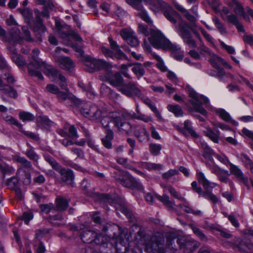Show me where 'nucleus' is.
I'll list each match as a JSON object with an SVG mask.
<instances>
[{
	"mask_svg": "<svg viewBox=\"0 0 253 253\" xmlns=\"http://www.w3.org/2000/svg\"><path fill=\"white\" fill-rule=\"evenodd\" d=\"M148 40L155 48L170 50L173 56L177 60H181L183 58V51L181 50L180 46L170 42L160 31L150 30V37Z\"/></svg>",
	"mask_w": 253,
	"mask_h": 253,
	"instance_id": "obj_1",
	"label": "nucleus"
},
{
	"mask_svg": "<svg viewBox=\"0 0 253 253\" xmlns=\"http://www.w3.org/2000/svg\"><path fill=\"white\" fill-rule=\"evenodd\" d=\"M148 40L155 48L170 50L173 56L177 60H181L183 58V51L181 50L180 46L170 42L160 31L150 30V37Z\"/></svg>",
	"mask_w": 253,
	"mask_h": 253,
	"instance_id": "obj_2",
	"label": "nucleus"
},
{
	"mask_svg": "<svg viewBox=\"0 0 253 253\" xmlns=\"http://www.w3.org/2000/svg\"><path fill=\"white\" fill-rule=\"evenodd\" d=\"M137 243L145 245V250L150 253H156L160 252L165 241L163 234L158 232L151 237L145 235L142 231L137 232L136 237Z\"/></svg>",
	"mask_w": 253,
	"mask_h": 253,
	"instance_id": "obj_3",
	"label": "nucleus"
},
{
	"mask_svg": "<svg viewBox=\"0 0 253 253\" xmlns=\"http://www.w3.org/2000/svg\"><path fill=\"white\" fill-rule=\"evenodd\" d=\"M104 78L110 84L115 87L118 91L127 97L131 96V90L139 92L137 83L133 81L124 83L123 78L119 73L113 74L109 72Z\"/></svg>",
	"mask_w": 253,
	"mask_h": 253,
	"instance_id": "obj_4",
	"label": "nucleus"
},
{
	"mask_svg": "<svg viewBox=\"0 0 253 253\" xmlns=\"http://www.w3.org/2000/svg\"><path fill=\"white\" fill-rule=\"evenodd\" d=\"M110 123L114 124V127L119 130H126L130 127L125 116L117 112H111L103 115L100 120L103 127H108Z\"/></svg>",
	"mask_w": 253,
	"mask_h": 253,
	"instance_id": "obj_5",
	"label": "nucleus"
},
{
	"mask_svg": "<svg viewBox=\"0 0 253 253\" xmlns=\"http://www.w3.org/2000/svg\"><path fill=\"white\" fill-rule=\"evenodd\" d=\"M40 52V50L38 48H34L32 50V56L33 60L28 65V68L31 76L36 77L41 80H43V77L42 74L37 70L40 69L44 73L50 66L47 64L45 62L43 61L41 59L38 58Z\"/></svg>",
	"mask_w": 253,
	"mask_h": 253,
	"instance_id": "obj_6",
	"label": "nucleus"
},
{
	"mask_svg": "<svg viewBox=\"0 0 253 253\" xmlns=\"http://www.w3.org/2000/svg\"><path fill=\"white\" fill-rule=\"evenodd\" d=\"M197 177L198 181L202 184L203 188L206 190L212 189L217 185L215 183L210 182L202 172L200 171L197 172ZM199 195L205 199L212 201L214 204L218 202V199L217 197L211 192L208 191L203 192V191H202V194Z\"/></svg>",
	"mask_w": 253,
	"mask_h": 253,
	"instance_id": "obj_7",
	"label": "nucleus"
},
{
	"mask_svg": "<svg viewBox=\"0 0 253 253\" xmlns=\"http://www.w3.org/2000/svg\"><path fill=\"white\" fill-rule=\"evenodd\" d=\"M44 158L45 160L51 166L53 169L60 173L63 181L68 182L70 184H72L74 179V175L72 170L62 169L59 163L54 158L49 155H45Z\"/></svg>",
	"mask_w": 253,
	"mask_h": 253,
	"instance_id": "obj_8",
	"label": "nucleus"
},
{
	"mask_svg": "<svg viewBox=\"0 0 253 253\" xmlns=\"http://www.w3.org/2000/svg\"><path fill=\"white\" fill-rule=\"evenodd\" d=\"M81 112L83 115L94 121H100L104 114L99 108L90 102L84 104L81 108Z\"/></svg>",
	"mask_w": 253,
	"mask_h": 253,
	"instance_id": "obj_9",
	"label": "nucleus"
},
{
	"mask_svg": "<svg viewBox=\"0 0 253 253\" xmlns=\"http://www.w3.org/2000/svg\"><path fill=\"white\" fill-rule=\"evenodd\" d=\"M118 179L121 184L125 187L140 191H144V187L139 181L126 172H123Z\"/></svg>",
	"mask_w": 253,
	"mask_h": 253,
	"instance_id": "obj_10",
	"label": "nucleus"
},
{
	"mask_svg": "<svg viewBox=\"0 0 253 253\" xmlns=\"http://www.w3.org/2000/svg\"><path fill=\"white\" fill-rule=\"evenodd\" d=\"M188 96L190 98L189 101L194 110L204 116L207 115V112L202 106V103L200 101V95L193 89H190L188 91Z\"/></svg>",
	"mask_w": 253,
	"mask_h": 253,
	"instance_id": "obj_11",
	"label": "nucleus"
},
{
	"mask_svg": "<svg viewBox=\"0 0 253 253\" xmlns=\"http://www.w3.org/2000/svg\"><path fill=\"white\" fill-rule=\"evenodd\" d=\"M137 89L139 90V92L134 90H131V95L130 97L133 96V95L136 96V97L139 98L142 101L146 104L150 109L154 112L157 118L161 120L162 119V117L160 113V112L157 109L155 105L152 102V101L147 97H145L144 95L142 93L141 90L140 88L137 86Z\"/></svg>",
	"mask_w": 253,
	"mask_h": 253,
	"instance_id": "obj_12",
	"label": "nucleus"
},
{
	"mask_svg": "<svg viewBox=\"0 0 253 253\" xmlns=\"http://www.w3.org/2000/svg\"><path fill=\"white\" fill-rule=\"evenodd\" d=\"M144 2L155 13L165 11L167 8H169V5L162 0H144Z\"/></svg>",
	"mask_w": 253,
	"mask_h": 253,
	"instance_id": "obj_13",
	"label": "nucleus"
},
{
	"mask_svg": "<svg viewBox=\"0 0 253 253\" xmlns=\"http://www.w3.org/2000/svg\"><path fill=\"white\" fill-rule=\"evenodd\" d=\"M44 74L47 75L49 78H52L53 80H56L58 79L60 81V85L61 87L65 90L68 89L66 78L55 69L50 66Z\"/></svg>",
	"mask_w": 253,
	"mask_h": 253,
	"instance_id": "obj_14",
	"label": "nucleus"
},
{
	"mask_svg": "<svg viewBox=\"0 0 253 253\" xmlns=\"http://www.w3.org/2000/svg\"><path fill=\"white\" fill-rule=\"evenodd\" d=\"M5 42H8L10 44H21L23 42V38L21 35L20 31L17 28H14L11 30L10 35L6 36Z\"/></svg>",
	"mask_w": 253,
	"mask_h": 253,
	"instance_id": "obj_15",
	"label": "nucleus"
},
{
	"mask_svg": "<svg viewBox=\"0 0 253 253\" xmlns=\"http://www.w3.org/2000/svg\"><path fill=\"white\" fill-rule=\"evenodd\" d=\"M9 53L10 54L11 58L15 64L19 67H24L26 62L22 56L17 53V50L14 47L11 46H7Z\"/></svg>",
	"mask_w": 253,
	"mask_h": 253,
	"instance_id": "obj_16",
	"label": "nucleus"
},
{
	"mask_svg": "<svg viewBox=\"0 0 253 253\" xmlns=\"http://www.w3.org/2000/svg\"><path fill=\"white\" fill-rule=\"evenodd\" d=\"M229 166L230 172L234 174L239 180L247 185L248 182V178L244 176L243 173L239 168L231 163H229Z\"/></svg>",
	"mask_w": 253,
	"mask_h": 253,
	"instance_id": "obj_17",
	"label": "nucleus"
},
{
	"mask_svg": "<svg viewBox=\"0 0 253 253\" xmlns=\"http://www.w3.org/2000/svg\"><path fill=\"white\" fill-rule=\"evenodd\" d=\"M190 29H191V27H189V24L186 22L182 21L179 24L176 32L183 39L191 35Z\"/></svg>",
	"mask_w": 253,
	"mask_h": 253,
	"instance_id": "obj_18",
	"label": "nucleus"
},
{
	"mask_svg": "<svg viewBox=\"0 0 253 253\" xmlns=\"http://www.w3.org/2000/svg\"><path fill=\"white\" fill-rule=\"evenodd\" d=\"M58 62L60 68L68 71H70L75 67L73 62L69 57H60L58 59Z\"/></svg>",
	"mask_w": 253,
	"mask_h": 253,
	"instance_id": "obj_19",
	"label": "nucleus"
},
{
	"mask_svg": "<svg viewBox=\"0 0 253 253\" xmlns=\"http://www.w3.org/2000/svg\"><path fill=\"white\" fill-rule=\"evenodd\" d=\"M131 66H133L131 69L132 72L135 75L137 78L139 80L145 73L142 64L139 62L130 63L128 64L129 67Z\"/></svg>",
	"mask_w": 253,
	"mask_h": 253,
	"instance_id": "obj_20",
	"label": "nucleus"
},
{
	"mask_svg": "<svg viewBox=\"0 0 253 253\" xmlns=\"http://www.w3.org/2000/svg\"><path fill=\"white\" fill-rule=\"evenodd\" d=\"M174 6L178 11L181 12L184 15L186 19L190 22L195 23L197 20L198 18L195 16L193 14H191L190 13V11L185 9L181 5L176 3L174 4Z\"/></svg>",
	"mask_w": 253,
	"mask_h": 253,
	"instance_id": "obj_21",
	"label": "nucleus"
},
{
	"mask_svg": "<svg viewBox=\"0 0 253 253\" xmlns=\"http://www.w3.org/2000/svg\"><path fill=\"white\" fill-rule=\"evenodd\" d=\"M164 14L168 20L173 24L176 23V19L180 17L179 13L173 10L170 5L169 8H167L164 12Z\"/></svg>",
	"mask_w": 253,
	"mask_h": 253,
	"instance_id": "obj_22",
	"label": "nucleus"
},
{
	"mask_svg": "<svg viewBox=\"0 0 253 253\" xmlns=\"http://www.w3.org/2000/svg\"><path fill=\"white\" fill-rule=\"evenodd\" d=\"M205 135L208 137L211 141L215 143L219 142L220 132L219 130L214 131L209 126L206 127V130L204 131Z\"/></svg>",
	"mask_w": 253,
	"mask_h": 253,
	"instance_id": "obj_23",
	"label": "nucleus"
},
{
	"mask_svg": "<svg viewBox=\"0 0 253 253\" xmlns=\"http://www.w3.org/2000/svg\"><path fill=\"white\" fill-rule=\"evenodd\" d=\"M227 4L239 15H242L246 19L245 11L242 5L236 0H232L227 3Z\"/></svg>",
	"mask_w": 253,
	"mask_h": 253,
	"instance_id": "obj_24",
	"label": "nucleus"
},
{
	"mask_svg": "<svg viewBox=\"0 0 253 253\" xmlns=\"http://www.w3.org/2000/svg\"><path fill=\"white\" fill-rule=\"evenodd\" d=\"M227 4L239 15H242L246 19L245 11L242 5L236 0H232L227 3Z\"/></svg>",
	"mask_w": 253,
	"mask_h": 253,
	"instance_id": "obj_25",
	"label": "nucleus"
},
{
	"mask_svg": "<svg viewBox=\"0 0 253 253\" xmlns=\"http://www.w3.org/2000/svg\"><path fill=\"white\" fill-rule=\"evenodd\" d=\"M135 136L138 139L143 142L145 140H148L149 138V133L145 127H139L135 129L134 131Z\"/></svg>",
	"mask_w": 253,
	"mask_h": 253,
	"instance_id": "obj_26",
	"label": "nucleus"
},
{
	"mask_svg": "<svg viewBox=\"0 0 253 253\" xmlns=\"http://www.w3.org/2000/svg\"><path fill=\"white\" fill-rule=\"evenodd\" d=\"M81 128L84 136L86 138V141L88 146L92 148L93 150L99 152V146L95 144V142L92 139L89 131L84 126H82Z\"/></svg>",
	"mask_w": 253,
	"mask_h": 253,
	"instance_id": "obj_27",
	"label": "nucleus"
},
{
	"mask_svg": "<svg viewBox=\"0 0 253 253\" xmlns=\"http://www.w3.org/2000/svg\"><path fill=\"white\" fill-rule=\"evenodd\" d=\"M216 114L224 121L230 122L235 126L238 125V122L232 120L229 114L224 109H218L216 111Z\"/></svg>",
	"mask_w": 253,
	"mask_h": 253,
	"instance_id": "obj_28",
	"label": "nucleus"
},
{
	"mask_svg": "<svg viewBox=\"0 0 253 253\" xmlns=\"http://www.w3.org/2000/svg\"><path fill=\"white\" fill-rule=\"evenodd\" d=\"M200 145L204 151V157L206 159H210L212 162L213 159L211 158V157L215 155V153L213 152V150L202 139L200 140Z\"/></svg>",
	"mask_w": 253,
	"mask_h": 253,
	"instance_id": "obj_29",
	"label": "nucleus"
},
{
	"mask_svg": "<svg viewBox=\"0 0 253 253\" xmlns=\"http://www.w3.org/2000/svg\"><path fill=\"white\" fill-rule=\"evenodd\" d=\"M182 132L185 135L190 134L193 137L198 138L199 137L198 134H197L193 129L190 122L188 120H186L184 122Z\"/></svg>",
	"mask_w": 253,
	"mask_h": 253,
	"instance_id": "obj_30",
	"label": "nucleus"
},
{
	"mask_svg": "<svg viewBox=\"0 0 253 253\" xmlns=\"http://www.w3.org/2000/svg\"><path fill=\"white\" fill-rule=\"evenodd\" d=\"M68 201L62 197H58L56 199L55 211H63L65 210L68 207Z\"/></svg>",
	"mask_w": 253,
	"mask_h": 253,
	"instance_id": "obj_31",
	"label": "nucleus"
},
{
	"mask_svg": "<svg viewBox=\"0 0 253 253\" xmlns=\"http://www.w3.org/2000/svg\"><path fill=\"white\" fill-rule=\"evenodd\" d=\"M94 62L95 70L105 69L107 71L109 72L112 68V65L104 60L95 59Z\"/></svg>",
	"mask_w": 253,
	"mask_h": 253,
	"instance_id": "obj_32",
	"label": "nucleus"
},
{
	"mask_svg": "<svg viewBox=\"0 0 253 253\" xmlns=\"http://www.w3.org/2000/svg\"><path fill=\"white\" fill-rule=\"evenodd\" d=\"M96 236V233L92 230L84 232L81 236L82 241L86 243H91L92 239Z\"/></svg>",
	"mask_w": 253,
	"mask_h": 253,
	"instance_id": "obj_33",
	"label": "nucleus"
},
{
	"mask_svg": "<svg viewBox=\"0 0 253 253\" xmlns=\"http://www.w3.org/2000/svg\"><path fill=\"white\" fill-rule=\"evenodd\" d=\"M227 18L228 22L234 25L239 31L245 32L243 26L239 22L238 18L235 15L233 14L228 15Z\"/></svg>",
	"mask_w": 253,
	"mask_h": 253,
	"instance_id": "obj_34",
	"label": "nucleus"
},
{
	"mask_svg": "<svg viewBox=\"0 0 253 253\" xmlns=\"http://www.w3.org/2000/svg\"><path fill=\"white\" fill-rule=\"evenodd\" d=\"M168 110L174 114L177 117H181L183 116V112L181 107L178 105L169 104L167 106Z\"/></svg>",
	"mask_w": 253,
	"mask_h": 253,
	"instance_id": "obj_35",
	"label": "nucleus"
},
{
	"mask_svg": "<svg viewBox=\"0 0 253 253\" xmlns=\"http://www.w3.org/2000/svg\"><path fill=\"white\" fill-rule=\"evenodd\" d=\"M142 167L148 170H155V171H160L163 168V166L156 163H146L144 162L142 163Z\"/></svg>",
	"mask_w": 253,
	"mask_h": 253,
	"instance_id": "obj_36",
	"label": "nucleus"
},
{
	"mask_svg": "<svg viewBox=\"0 0 253 253\" xmlns=\"http://www.w3.org/2000/svg\"><path fill=\"white\" fill-rule=\"evenodd\" d=\"M3 119L8 124L14 125L18 127L20 131H22V125L11 116L6 115L3 117Z\"/></svg>",
	"mask_w": 253,
	"mask_h": 253,
	"instance_id": "obj_37",
	"label": "nucleus"
},
{
	"mask_svg": "<svg viewBox=\"0 0 253 253\" xmlns=\"http://www.w3.org/2000/svg\"><path fill=\"white\" fill-rule=\"evenodd\" d=\"M229 175L228 171L224 170L218 176V179L224 183H228L232 187L233 185V182L230 180L227 175Z\"/></svg>",
	"mask_w": 253,
	"mask_h": 253,
	"instance_id": "obj_38",
	"label": "nucleus"
},
{
	"mask_svg": "<svg viewBox=\"0 0 253 253\" xmlns=\"http://www.w3.org/2000/svg\"><path fill=\"white\" fill-rule=\"evenodd\" d=\"M158 198L164 205L169 208L173 209L176 206L173 202L170 201L169 197L166 195H164L163 196H159Z\"/></svg>",
	"mask_w": 253,
	"mask_h": 253,
	"instance_id": "obj_39",
	"label": "nucleus"
},
{
	"mask_svg": "<svg viewBox=\"0 0 253 253\" xmlns=\"http://www.w3.org/2000/svg\"><path fill=\"white\" fill-rule=\"evenodd\" d=\"M13 160L18 163L21 164L26 168H30L32 164L24 157H20L19 155H15L12 157Z\"/></svg>",
	"mask_w": 253,
	"mask_h": 253,
	"instance_id": "obj_40",
	"label": "nucleus"
},
{
	"mask_svg": "<svg viewBox=\"0 0 253 253\" xmlns=\"http://www.w3.org/2000/svg\"><path fill=\"white\" fill-rule=\"evenodd\" d=\"M57 97L59 98V99L62 101L69 100L75 102L74 97L71 93H67L60 91L59 93L57 94Z\"/></svg>",
	"mask_w": 253,
	"mask_h": 253,
	"instance_id": "obj_41",
	"label": "nucleus"
},
{
	"mask_svg": "<svg viewBox=\"0 0 253 253\" xmlns=\"http://www.w3.org/2000/svg\"><path fill=\"white\" fill-rule=\"evenodd\" d=\"M33 29L35 31L39 32L40 33H43L46 30V28L43 24L41 19L38 18L33 25Z\"/></svg>",
	"mask_w": 253,
	"mask_h": 253,
	"instance_id": "obj_42",
	"label": "nucleus"
},
{
	"mask_svg": "<svg viewBox=\"0 0 253 253\" xmlns=\"http://www.w3.org/2000/svg\"><path fill=\"white\" fill-rule=\"evenodd\" d=\"M162 149V146L159 144L151 143L149 145V151L150 153L154 156L160 154Z\"/></svg>",
	"mask_w": 253,
	"mask_h": 253,
	"instance_id": "obj_43",
	"label": "nucleus"
},
{
	"mask_svg": "<svg viewBox=\"0 0 253 253\" xmlns=\"http://www.w3.org/2000/svg\"><path fill=\"white\" fill-rule=\"evenodd\" d=\"M213 21L215 25V27L217 28L219 32L222 35H225L227 34V30L224 25L217 18L214 17L213 18Z\"/></svg>",
	"mask_w": 253,
	"mask_h": 253,
	"instance_id": "obj_44",
	"label": "nucleus"
},
{
	"mask_svg": "<svg viewBox=\"0 0 253 253\" xmlns=\"http://www.w3.org/2000/svg\"><path fill=\"white\" fill-rule=\"evenodd\" d=\"M207 166L209 169L211 171V173L215 174L217 177L221 174V173L224 170V169H222L217 165L215 164H207Z\"/></svg>",
	"mask_w": 253,
	"mask_h": 253,
	"instance_id": "obj_45",
	"label": "nucleus"
},
{
	"mask_svg": "<svg viewBox=\"0 0 253 253\" xmlns=\"http://www.w3.org/2000/svg\"><path fill=\"white\" fill-rule=\"evenodd\" d=\"M19 117L23 122L31 121L34 119V116L32 114L27 112H19Z\"/></svg>",
	"mask_w": 253,
	"mask_h": 253,
	"instance_id": "obj_46",
	"label": "nucleus"
},
{
	"mask_svg": "<svg viewBox=\"0 0 253 253\" xmlns=\"http://www.w3.org/2000/svg\"><path fill=\"white\" fill-rule=\"evenodd\" d=\"M38 123L44 127L49 126L52 124V122L48 119L46 116H39L37 118Z\"/></svg>",
	"mask_w": 253,
	"mask_h": 253,
	"instance_id": "obj_47",
	"label": "nucleus"
},
{
	"mask_svg": "<svg viewBox=\"0 0 253 253\" xmlns=\"http://www.w3.org/2000/svg\"><path fill=\"white\" fill-rule=\"evenodd\" d=\"M0 171L3 174H10L14 173V169L12 167L0 164Z\"/></svg>",
	"mask_w": 253,
	"mask_h": 253,
	"instance_id": "obj_48",
	"label": "nucleus"
},
{
	"mask_svg": "<svg viewBox=\"0 0 253 253\" xmlns=\"http://www.w3.org/2000/svg\"><path fill=\"white\" fill-rule=\"evenodd\" d=\"M40 208L42 212L45 213H48L51 211H52L53 212L55 211V207L52 203L42 205L40 206Z\"/></svg>",
	"mask_w": 253,
	"mask_h": 253,
	"instance_id": "obj_49",
	"label": "nucleus"
},
{
	"mask_svg": "<svg viewBox=\"0 0 253 253\" xmlns=\"http://www.w3.org/2000/svg\"><path fill=\"white\" fill-rule=\"evenodd\" d=\"M179 173V171L176 169H170L163 174L162 177L166 180H169L173 176L178 174Z\"/></svg>",
	"mask_w": 253,
	"mask_h": 253,
	"instance_id": "obj_50",
	"label": "nucleus"
},
{
	"mask_svg": "<svg viewBox=\"0 0 253 253\" xmlns=\"http://www.w3.org/2000/svg\"><path fill=\"white\" fill-rule=\"evenodd\" d=\"M134 33L132 30L127 29H123L120 31V35L122 38L126 42Z\"/></svg>",
	"mask_w": 253,
	"mask_h": 253,
	"instance_id": "obj_51",
	"label": "nucleus"
},
{
	"mask_svg": "<svg viewBox=\"0 0 253 253\" xmlns=\"http://www.w3.org/2000/svg\"><path fill=\"white\" fill-rule=\"evenodd\" d=\"M140 12L139 13V15L140 17L145 22H146L148 24L151 25L152 24V21L149 16L146 10L143 9V7L141 10H139Z\"/></svg>",
	"mask_w": 253,
	"mask_h": 253,
	"instance_id": "obj_52",
	"label": "nucleus"
},
{
	"mask_svg": "<svg viewBox=\"0 0 253 253\" xmlns=\"http://www.w3.org/2000/svg\"><path fill=\"white\" fill-rule=\"evenodd\" d=\"M140 12L139 13V15L140 17L145 22H146L148 24L151 25L152 24V21L149 16L146 10L143 9V7L141 10H139Z\"/></svg>",
	"mask_w": 253,
	"mask_h": 253,
	"instance_id": "obj_53",
	"label": "nucleus"
},
{
	"mask_svg": "<svg viewBox=\"0 0 253 253\" xmlns=\"http://www.w3.org/2000/svg\"><path fill=\"white\" fill-rule=\"evenodd\" d=\"M6 184L9 189H15L18 188V180L16 177H12L8 179Z\"/></svg>",
	"mask_w": 253,
	"mask_h": 253,
	"instance_id": "obj_54",
	"label": "nucleus"
},
{
	"mask_svg": "<svg viewBox=\"0 0 253 253\" xmlns=\"http://www.w3.org/2000/svg\"><path fill=\"white\" fill-rule=\"evenodd\" d=\"M166 190L169 192L172 196L179 200H183L182 197L170 185H167L165 187Z\"/></svg>",
	"mask_w": 253,
	"mask_h": 253,
	"instance_id": "obj_55",
	"label": "nucleus"
},
{
	"mask_svg": "<svg viewBox=\"0 0 253 253\" xmlns=\"http://www.w3.org/2000/svg\"><path fill=\"white\" fill-rule=\"evenodd\" d=\"M142 0H126L128 4L138 10H141L142 8Z\"/></svg>",
	"mask_w": 253,
	"mask_h": 253,
	"instance_id": "obj_56",
	"label": "nucleus"
},
{
	"mask_svg": "<svg viewBox=\"0 0 253 253\" xmlns=\"http://www.w3.org/2000/svg\"><path fill=\"white\" fill-rule=\"evenodd\" d=\"M69 132L68 136L72 139H77L79 137V135L78 133L77 130L74 126H70L68 129Z\"/></svg>",
	"mask_w": 253,
	"mask_h": 253,
	"instance_id": "obj_57",
	"label": "nucleus"
},
{
	"mask_svg": "<svg viewBox=\"0 0 253 253\" xmlns=\"http://www.w3.org/2000/svg\"><path fill=\"white\" fill-rule=\"evenodd\" d=\"M94 61H95V59L91 57H87L85 59L84 61L85 65L90 68V72H93L95 70Z\"/></svg>",
	"mask_w": 253,
	"mask_h": 253,
	"instance_id": "obj_58",
	"label": "nucleus"
},
{
	"mask_svg": "<svg viewBox=\"0 0 253 253\" xmlns=\"http://www.w3.org/2000/svg\"><path fill=\"white\" fill-rule=\"evenodd\" d=\"M155 58L157 60V67L163 72H166L167 70V67L165 65L162 59L158 55H155Z\"/></svg>",
	"mask_w": 253,
	"mask_h": 253,
	"instance_id": "obj_59",
	"label": "nucleus"
},
{
	"mask_svg": "<svg viewBox=\"0 0 253 253\" xmlns=\"http://www.w3.org/2000/svg\"><path fill=\"white\" fill-rule=\"evenodd\" d=\"M106 237L101 234H97L92 239V242H94L97 245L104 244L105 242Z\"/></svg>",
	"mask_w": 253,
	"mask_h": 253,
	"instance_id": "obj_60",
	"label": "nucleus"
},
{
	"mask_svg": "<svg viewBox=\"0 0 253 253\" xmlns=\"http://www.w3.org/2000/svg\"><path fill=\"white\" fill-rule=\"evenodd\" d=\"M25 154L31 160L36 162H37L39 160L38 155L32 149L27 150Z\"/></svg>",
	"mask_w": 253,
	"mask_h": 253,
	"instance_id": "obj_61",
	"label": "nucleus"
},
{
	"mask_svg": "<svg viewBox=\"0 0 253 253\" xmlns=\"http://www.w3.org/2000/svg\"><path fill=\"white\" fill-rule=\"evenodd\" d=\"M127 43L131 46H137L139 45V42L137 38L135 36L134 33L127 41Z\"/></svg>",
	"mask_w": 253,
	"mask_h": 253,
	"instance_id": "obj_62",
	"label": "nucleus"
},
{
	"mask_svg": "<svg viewBox=\"0 0 253 253\" xmlns=\"http://www.w3.org/2000/svg\"><path fill=\"white\" fill-rule=\"evenodd\" d=\"M46 89L48 92L56 94V95L60 91L58 87L55 85L52 84H47L46 86Z\"/></svg>",
	"mask_w": 253,
	"mask_h": 253,
	"instance_id": "obj_63",
	"label": "nucleus"
},
{
	"mask_svg": "<svg viewBox=\"0 0 253 253\" xmlns=\"http://www.w3.org/2000/svg\"><path fill=\"white\" fill-rule=\"evenodd\" d=\"M242 160L245 165L249 167L253 171V162L247 155H243Z\"/></svg>",
	"mask_w": 253,
	"mask_h": 253,
	"instance_id": "obj_64",
	"label": "nucleus"
}]
</instances>
